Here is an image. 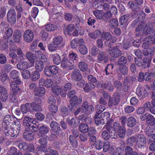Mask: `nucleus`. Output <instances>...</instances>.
Instances as JSON below:
<instances>
[{
    "instance_id": "nucleus-1",
    "label": "nucleus",
    "mask_w": 155,
    "mask_h": 155,
    "mask_svg": "<svg viewBox=\"0 0 155 155\" xmlns=\"http://www.w3.org/2000/svg\"><path fill=\"white\" fill-rule=\"evenodd\" d=\"M52 56L54 62L57 65L61 63V66L64 69L71 70L74 68V64L78 62V55L73 52H69L68 57H63L61 61L58 54H52Z\"/></svg>"
},
{
    "instance_id": "nucleus-2",
    "label": "nucleus",
    "mask_w": 155,
    "mask_h": 155,
    "mask_svg": "<svg viewBox=\"0 0 155 155\" xmlns=\"http://www.w3.org/2000/svg\"><path fill=\"white\" fill-rule=\"evenodd\" d=\"M17 120V118L12 115H8L4 118L2 123V127L5 129H9L10 128V125L14 124V121Z\"/></svg>"
},
{
    "instance_id": "nucleus-3",
    "label": "nucleus",
    "mask_w": 155,
    "mask_h": 155,
    "mask_svg": "<svg viewBox=\"0 0 155 155\" xmlns=\"http://www.w3.org/2000/svg\"><path fill=\"white\" fill-rule=\"evenodd\" d=\"M150 89V87L147 85L143 87L140 85L136 89V94L139 97H141V98L143 99L147 95V91Z\"/></svg>"
},
{
    "instance_id": "nucleus-4",
    "label": "nucleus",
    "mask_w": 155,
    "mask_h": 155,
    "mask_svg": "<svg viewBox=\"0 0 155 155\" xmlns=\"http://www.w3.org/2000/svg\"><path fill=\"white\" fill-rule=\"evenodd\" d=\"M58 68L55 66H51L46 67L44 69V72L47 76L51 77L56 74L58 72Z\"/></svg>"
},
{
    "instance_id": "nucleus-5",
    "label": "nucleus",
    "mask_w": 155,
    "mask_h": 155,
    "mask_svg": "<svg viewBox=\"0 0 155 155\" xmlns=\"http://www.w3.org/2000/svg\"><path fill=\"white\" fill-rule=\"evenodd\" d=\"M137 145L139 148H143L146 145V139L144 136L142 134H138L137 136Z\"/></svg>"
},
{
    "instance_id": "nucleus-6",
    "label": "nucleus",
    "mask_w": 155,
    "mask_h": 155,
    "mask_svg": "<svg viewBox=\"0 0 155 155\" xmlns=\"http://www.w3.org/2000/svg\"><path fill=\"white\" fill-rule=\"evenodd\" d=\"M87 101L84 102L81 107V112L85 113L87 114L91 113L94 110V107L92 105H88Z\"/></svg>"
},
{
    "instance_id": "nucleus-7",
    "label": "nucleus",
    "mask_w": 155,
    "mask_h": 155,
    "mask_svg": "<svg viewBox=\"0 0 155 155\" xmlns=\"http://www.w3.org/2000/svg\"><path fill=\"white\" fill-rule=\"evenodd\" d=\"M120 97L117 94V93H114L112 97L109 98L108 105L110 106L117 105L120 101Z\"/></svg>"
},
{
    "instance_id": "nucleus-8",
    "label": "nucleus",
    "mask_w": 155,
    "mask_h": 155,
    "mask_svg": "<svg viewBox=\"0 0 155 155\" xmlns=\"http://www.w3.org/2000/svg\"><path fill=\"white\" fill-rule=\"evenodd\" d=\"M8 98V93L7 89L3 86H0V100L5 101Z\"/></svg>"
},
{
    "instance_id": "nucleus-9",
    "label": "nucleus",
    "mask_w": 155,
    "mask_h": 155,
    "mask_svg": "<svg viewBox=\"0 0 155 155\" xmlns=\"http://www.w3.org/2000/svg\"><path fill=\"white\" fill-rule=\"evenodd\" d=\"M28 61H23L18 62L16 65V67L18 70H24L33 66Z\"/></svg>"
},
{
    "instance_id": "nucleus-10",
    "label": "nucleus",
    "mask_w": 155,
    "mask_h": 155,
    "mask_svg": "<svg viewBox=\"0 0 155 155\" xmlns=\"http://www.w3.org/2000/svg\"><path fill=\"white\" fill-rule=\"evenodd\" d=\"M24 40L27 42H30L34 39V34L32 31L30 30H27L24 34L23 36Z\"/></svg>"
},
{
    "instance_id": "nucleus-11",
    "label": "nucleus",
    "mask_w": 155,
    "mask_h": 155,
    "mask_svg": "<svg viewBox=\"0 0 155 155\" xmlns=\"http://www.w3.org/2000/svg\"><path fill=\"white\" fill-rule=\"evenodd\" d=\"M16 14L13 9H10L7 13V19L11 22H15L16 21Z\"/></svg>"
},
{
    "instance_id": "nucleus-12",
    "label": "nucleus",
    "mask_w": 155,
    "mask_h": 155,
    "mask_svg": "<svg viewBox=\"0 0 155 155\" xmlns=\"http://www.w3.org/2000/svg\"><path fill=\"white\" fill-rule=\"evenodd\" d=\"M109 51H110L109 53L110 55L114 58L118 57L121 55L122 54L121 52L117 47H114Z\"/></svg>"
},
{
    "instance_id": "nucleus-13",
    "label": "nucleus",
    "mask_w": 155,
    "mask_h": 155,
    "mask_svg": "<svg viewBox=\"0 0 155 155\" xmlns=\"http://www.w3.org/2000/svg\"><path fill=\"white\" fill-rule=\"evenodd\" d=\"M10 84L13 93L14 94L17 95L18 94L21 93V90L14 81H11L10 83Z\"/></svg>"
},
{
    "instance_id": "nucleus-14",
    "label": "nucleus",
    "mask_w": 155,
    "mask_h": 155,
    "mask_svg": "<svg viewBox=\"0 0 155 155\" xmlns=\"http://www.w3.org/2000/svg\"><path fill=\"white\" fill-rule=\"evenodd\" d=\"M52 91L56 95H58L60 94L63 97H65L67 93L63 92V91L61 90V88L59 86H56L53 87L52 88Z\"/></svg>"
},
{
    "instance_id": "nucleus-15",
    "label": "nucleus",
    "mask_w": 155,
    "mask_h": 155,
    "mask_svg": "<svg viewBox=\"0 0 155 155\" xmlns=\"http://www.w3.org/2000/svg\"><path fill=\"white\" fill-rule=\"evenodd\" d=\"M71 78L75 81L79 80L82 78L80 71L78 69H74L71 73Z\"/></svg>"
},
{
    "instance_id": "nucleus-16",
    "label": "nucleus",
    "mask_w": 155,
    "mask_h": 155,
    "mask_svg": "<svg viewBox=\"0 0 155 155\" xmlns=\"http://www.w3.org/2000/svg\"><path fill=\"white\" fill-rule=\"evenodd\" d=\"M97 59L100 61H103L105 63L107 62L108 60V58L105 53L101 50L99 51Z\"/></svg>"
},
{
    "instance_id": "nucleus-17",
    "label": "nucleus",
    "mask_w": 155,
    "mask_h": 155,
    "mask_svg": "<svg viewBox=\"0 0 155 155\" xmlns=\"http://www.w3.org/2000/svg\"><path fill=\"white\" fill-rule=\"evenodd\" d=\"M35 122L33 118L26 116L24 117L23 121L24 126L29 128L33 126V124Z\"/></svg>"
},
{
    "instance_id": "nucleus-18",
    "label": "nucleus",
    "mask_w": 155,
    "mask_h": 155,
    "mask_svg": "<svg viewBox=\"0 0 155 155\" xmlns=\"http://www.w3.org/2000/svg\"><path fill=\"white\" fill-rule=\"evenodd\" d=\"M21 109L23 114H26L28 112L32 111L31 103H27L21 105Z\"/></svg>"
},
{
    "instance_id": "nucleus-19",
    "label": "nucleus",
    "mask_w": 155,
    "mask_h": 155,
    "mask_svg": "<svg viewBox=\"0 0 155 155\" xmlns=\"http://www.w3.org/2000/svg\"><path fill=\"white\" fill-rule=\"evenodd\" d=\"M25 56L29 61L28 62L34 66L35 61V55L31 52L27 51L25 54Z\"/></svg>"
},
{
    "instance_id": "nucleus-20",
    "label": "nucleus",
    "mask_w": 155,
    "mask_h": 155,
    "mask_svg": "<svg viewBox=\"0 0 155 155\" xmlns=\"http://www.w3.org/2000/svg\"><path fill=\"white\" fill-rule=\"evenodd\" d=\"M100 116H101V118H102L103 120L105 121L106 124H108L110 122L111 118L110 117V114L109 112H104L101 114Z\"/></svg>"
},
{
    "instance_id": "nucleus-21",
    "label": "nucleus",
    "mask_w": 155,
    "mask_h": 155,
    "mask_svg": "<svg viewBox=\"0 0 155 155\" xmlns=\"http://www.w3.org/2000/svg\"><path fill=\"white\" fill-rule=\"evenodd\" d=\"M50 127L52 130L54 132H57L59 131L61 132V133H62L61 130L60 125L55 121H53L50 124Z\"/></svg>"
},
{
    "instance_id": "nucleus-22",
    "label": "nucleus",
    "mask_w": 155,
    "mask_h": 155,
    "mask_svg": "<svg viewBox=\"0 0 155 155\" xmlns=\"http://www.w3.org/2000/svg\"><path fill=\"white\" fill-rule=\"evenodd\" d=\"M137 124L136 119L133 117H129L127 120V124L128 127H134Z\"/></svg>"
},
{
    "instance_id": "nucleus-23",
    "label": "nucleus",
    "mask_w": 155,
    "mask_h": 155,
    "mask_svg": "<svg viewBox=\"0 0 155 155\" xmlns=\"http://www.w3.org/2000/svg\"><path fill=\"white\" fill-rule=\"evenodd\" d=\"M39 131L38 133V136L39 137L42 136V135L47 134L49 131L48 128L44 125L40 126L39 128Z\"/></svg>"
},
{
    "instance_id": "nucleus-24",
    "label": "nucleus",
    "mask_w": 155,
    "mask_h": 155,
    "mask_svg": "<svg viewBox=\"0 0 155 155\" xmlns=\"http://www.w3.org/2000/svg\"><path fill=\"white\" fill-rule=\"evenodd\" d=\"M21 34L20 31L18 30L15 31L13 34V40L15 42H18L21 37Z\"/></svg>"
},
{
    "instance_id": "nucleus-25",
    "label": "nucleus",
    "mask_w": 155,
    "mask_h": 155,
    "mask_svg": "<svg viewBox=\"0 0 155 155\" xmlns=\"http://www.w3.org/2000/svg\"><path fill=\"white\" fill-rule=\"evenodd\" d=\"M95 124L97 125H99L100 124H105V121L103 120L102 118H101V116L99 115L98 113H96L95 115Z\"/></svg>"
},
{
    "instance_id": "nucleus-26",
    "label": "nucleus",
    "mask_w": 155,
    "mask_h": 155,
    "mask_svg": "<svg viewBox=\"0 0 155 155\" xmlns=\"http://www.w3.org/2000/svg\"><path fill=\"white\" fill-rule=\"evenodd\" d=\"M102 34V32L99 30H96L93 32L89 33V35L92 38L96 39L100 37Z\"/></svg>"
},
{
    "instance_id": "nucleus-27",
    "label": "nucleus",
    "mask_w": 155,
    "mask_h": 155,
    "mask_svg": "<svg viewBox=\"0 0 155 155\" xmlns=\"http://www.w3.org/2000/svg\"><path fill=\"white\" fill-rule=\"evenodd\" d=\"M63 41V39L61 36H55L54 38L52 40V43L54 45L58 46L60 45Z\"/></svg>"
},
{
    "instance_id": "nucleus-28",
    "label": "nucleus",
    "mask_w": 155,
    "mask_h": 155,
    "mask_svg": "<svg viewBox=\"0 0 155 155\" xmlns=\"http://www.w3.org/2000/svg\"><path fill=\"white\" fill-rule=\"evenodd\" d=\"M119 71L122 75H125L128 72V68L125 65H120L118 67Z\"/></svg>"
},
{
    "instance_id": "nucleus-29",
    "label": "nucleus",
    "mask_w": 155,
    "mask_h": 155,
    "mask_svg": "<svg viewBox=\"0 0 155 155\" xmlns=\"http://www.w3.org/2000/svg\"><path fill=\"white\" fill-rule=\"evenodd\" d=\"M45 93V90L43 87H40L37 89L35 90V94L38 96H43Z\"/></svg>"
},
{
    "instance_id": "nucleus-30",
    "label": "nucleus",
    "mask_w": 155,
    "mask_h": 155,
    "mask_svg": "<svg viewBox=\"0 0 155 155\" xmlns=\"http://www.w3.org/2000/svg\"><path fill=\"white\" fill-rule=\"evenodd\" d=\"M146 122L150 125H153L155 124V118L152 115L148 114L147 116Z\"/></svg>"
},
{
    "instance_id": "nucleus-31",
    "label": "nucleus",
    "mask_w": 155,
    "mask_h": 155,
    "mask_svg": "<svg viewBox=\"0 0 155 155\" xmlns=\"http://www.w3.org/2000/svg\"><path fill=\"white\" fill-rule=\"evenodd\" d=\"M67 120L68 124L71 126H74V124L76 125L80 123L79 120L76 118H72L71 119L69 118H67Z\"/></svg>"
},
{
    "instance_id": "nucleus-32",
    "label": "nucleus",
    "mask_w": 155,
    "mask_h": 155,
    "mask_svg": "<svg viewBox=\"0 0 155 155\" xmlns=\"http://www.w3.org/2000/svg\"><path fill=\"white\" fill-rule=\"evenodd\" d=\"M137 137L135 136H132L128 139L127 140V143L128 145L132 146L136 143H137Z\"/></svg>"
},
{
    "instance_id": "nucleus-33",
    "label": "nucleus",
    "mask_w": 155,
    "mask_h": 155,
    "mask_svg": "<svg viewBox=\"0 0 155 155\" xmlns=\"http://www.w3.org/2000/svg\"><path fill=\"white\" fill-rule=\"evenodd\" d=\"M129 18V15H125L121 16L119 19L120 25H127Z\"/></svg>"
},
{
    "instance_id": "nucleus-34",
    "label": "nucleus",
    "mask_w": 155,
    "mask_h": 155,
    "mask_svg": "<svg viewBox=\"0 0 155 155\" xmlns=\"http://www.w3.org/2000/svg\"><path fill=\"white\" fill-rule=\"evenodd\" d=\"M127 62V58L124 56H121L120 57L117 61V64L118 65H125Z\"/></svg>"
},
{
    "instance_id": "nucleus-35",
    "label": "nucleus",
    "mask_w": 155,
    "mask_h": 155,
    "mask_svg": "<svg viewBox=\"0 0 155 155\" xmlns=\"http://www.w3.org/2000/svg\"><path fill=\"white\" fill-rule=\"evenodd\" d=\"M93 13L96 17L98 19H101L103 17V12L102 10H98L93 11Z\"/></svg>"
},
{
    "instance_id": "nucleus-36",
    "label": "nucleus",
    "mask_w": 155,
    "mask_h": 155,
    "mask_svg": "<svg viewBox=\"0 0 155 155\" xmlns=\"http://www.w3.org/2000/svg\"><path fill=\"white\" fill-rule=\"evenodd\" d=\"M108 21L109 22V26L111 28H114L118 25V20L116 18H112Z\"/></svg>"
},
{
    "instance_id": "nucleus-37",
    "label": "nucleus",
    "mask_w": 155,
    "mask_h": 155,
    "mask_svg": "<svg viewBox=\"0 0 155 155\" xmlns=\"http://www.w3.org/2000/svg\"><path fill=\"white\" fill-rule=\"evenodd\" d=\"M143 62L142 63L141 66L142 69H144L147 68H149L150 65V61L147 58L143 59Z\"/></svg>"
},
{
    "instance_id": "nucleus-38",
    "label": "nucleus",
    "mask_w": 155,
    "mask_h": 155,
    "mask_svg": "<svg viewBox=\"0 0 155 155\" xmlns=\"http://www.w3.org/2000/svg\"><path fill=\"white\" fill-rule=\"evenodd\" d=\"M109 130L107 129L106 130L103 128L102 132V137L105 140H108L109 138Z\"/></svg>"
},
{
    "instance_id": "nucleus-39",
    "label": "nucleus",
    "mask_w": 155,
    "mask_h": 155,
    "mask_svg": "<svg viewBox=\"0 0 155 155\" xmlns=\"http://www.w3.org/2000/svg\"><path fill=\"white\" fill-rule=\"evenodd\" d=\"M32 111V110L36 111H41L42 110V107L40 104H37L34 103H31Z\"/></svg>"
},
{
    "instance_id": "nucleus-40",
    "label": "nucleus",
    "mask_w": 155,
    "mask_h": 155,
    "mask_svg": "<svg viewBox=\"0 0 155 155\" xmlns=\"http://www.w3.org/2000/svg\"><path fill=\"white\" fill-rule=\"evenodd\" d=\"M48 109L52 114L56 113L58 110V107L54 104L50 105L48 107Z\"/></svg>"
},
{
    "instance_id": "nucleus-41",
    "label": "nucleus",
    "mask_w": 155,
    "mask_h": 155,
    "mask_svg": "<svg viewBox=\"0 0 155 155\" xmlns=\"http://www.w3.org/2000/svg\"><path fill=\"white\" fill-rule=\"evenodd\" d=\"M45 29L48 31H52L56 30L57 27L56 25L49 24L46 25Z\"/></svg>"
},
{
    "instance_id": "nucleus-42",
    "label": "nucleus",
    "mask_w": 155,
    "mask_h": 155,
    "mask_svg": "<svg viewBox=\"0 0 155 155\" xmlns=\"http://www.w3.org/2000/svg\"><path fill=\"white\" fill-rule=\"evenodd\" d=\"M44 63L41 61H37L35 64V68L37 70L39 71H41L44 68Z\"/></svg>"
},
{
    "instance_id": "nucleus-43",
    "label": "nucleus",
    "mask_w": 155,
    "mask_h": 155,
    "mask_svg": "<svg viewBox=\"0 0 155 155\" xmlns=\"http://www.w3.org/2000/svg\"><path fill=\"white\" fill-rule=\"evenodd\" d=\"M19 76V72L16 70H12L10 73V77L13 79L18 78Z\"/></svg>"
},
{
    "instance_id": "nucleus-44",
    "label": "nucleus",
    "mask_w": 155,
    "mask_h": 155,
    "mask_svg": "<svg viewBox=\"0 0 155 155\" xmlns=\"http://www.w3.org/2000/svg\"><path fill=\"white\" fill-rule=\"evenodd\" d=\"M79 130L81 132L86 133L88 131V127L87 124H82L79 125Z\"/></svg>"
},
{
    "instance_id": "nucleus-45",
    "label": "nucleus",
    "mask_w": 155,
    "mask_h": 155,
    "mask_svg": "<svg viewBox=\"0 0 155 155\" xmlns=\"http://www.w3.org/2000/svg\"><path fill=\"white\" fill-rule=\"evenodd\" d=\"M78 67L82 71H84L87 68V64L84 61L80 62L78 64Z\"/></svg>"
},
{
    "instance_id": "nucleus-46",
    "label": "nucleus",
    "mask_w": 155,
    "mask_h": 155,
    "mask_svg": "<svg viewBox=\"0 0 155 155\" xmlns=\"http://www.w3.org/2000/svg\"><path fill=\"white\" fill-rule=\"evenodd\" d=\"M94 85L90 82L87 83L84 88V90L86 92H88L89 91L91 90L94 88Z\"/></svg>"
},
{
    "instance_id": "nucleus-47",
    "label": "nucleus",
    "mask_w": 155,
    "mask_h": 155,
    "mask_svg": "<svg viewBox=\"0 0 155 155\" xmlns=\"http://www.w3.org/2000/svg\"><path fill=\"white\" fill-rule=\"evenodd\" d=\"M6 31L3 37L5 39L8 38L11 36L13 33L12 30L11 28H8L6 29Z\"/></svg>"
},
{
    "instance_id": "nucleus-48",
    "label": "nucleus",
    "mask_w": 155,
    "mask_h": 155,
    "mask_svg": "<svg viewBox=\"0 0 155 155\" xmlns=\"http://www.w3.org/2000/svg\"><path fill=\"white\" fill-rule=\"evenodd\" d=\"M69 141L71 144L75 148L76 147L78 144L77 141L76 139L72 135L70 136Z\"/></svg>"
},
{
    "instance_id": "nucleus-49",
    "label": "nucleus",
    "mask_w": 155,
    "mask_h": 155,
    "mask_svg": "<svg viewBox=\"0 0 155 155\" xmlns=\"http://www.w3.org/2000/svg\"><path fill=\"white\" fill-rule=\"evenodd\" d=\"M103 16L104 20L106 21H108L110 20V18L112 16V14L110 12L107 11L104 13Z\"/></svg>"
},
{
    "instance_id": "nucleus-50",
    "label": "nucleus",
    "mask_w": 155,
    "mask_h": 155,
    "mask_svg": "<svg viewBox=\"0 0 155 155\" xmlns=\"http://www.w3.org/2000/svg\"><path fill=\"white\" fill-rule=\"evenodd\" d=\"M23 136L24 138L28 140H31L34 138L33 134L31 133L28 132L24 133Z\"/></svg>"
},
{
    "instance_id": "nucleus-51",
    "label": "nucleus",
    "mask_w": 155,
    "mask_h": 155,
    "mask_svg": "<svg viewBox=\"0 0 155 155\" xmlns=\"http://www.w3.org/2000/svg\"><path fill=\"white\" fill-rule=\"evenodd\" d=\"M40 35L43 40L46 41L48 37L49 34L45 30H43L40 32Z\"/></svg>"
},
{
    "instance_id": "nucleus-52",
    "label": "nucleus",
    "mask_w": 155,
    "mask_h": 155,
    "mask_svg": "<svg viewBox=\"0 0 155 155\" xmlns=\"http://www.w3.org/2000/svg\"><path fill=\"white\" fill-rule=\"evenodd\" d=\"M79 52L82 54L85 55L87 52V50L85 45L79 46Z\"/></svg>"
},
{
    "instance_id": "nucleus-53",
    "label": "nucleus",
    "mask_w": 155,
    "mask_h": 155,
    "mask_svg": "<svg viewBox=\"0 0 155 155\" xmlns=\"http://www.w3.org/2000/svg\"><path fill=\"white\" fill-rule=\"evenodd\" d=\"M144 41L143 43V47L145 49H147L150 44V41H151V39L149 38L146 37L144 39Z\"/></svg>"
},
{
    "instance_id": "nucleus-54",
    "label": "nucleus",
    "mask_w": 155,
    "mask_h": 155,
    "mask_svg": "<svg viewBox=\"0 0 155 155\" xmlns=\"http://www.w3.org/2000/svg\"><path fill=\"white\" fill-rule=\"evenodd\" d=\"M154 31V28L146 26L144 29L143 33L147 35L149 34L153 33Z\"/></svg>"
},
{
    "instance_id": "nucleus-55",
    "label": "nucleus",
    "mask_w": 155,
    "mask_h": 155,
    "mask_svg": "<svg viewBox=\"0 0 155 155\" xmlns=\"http://www.w3.org/2000/svg\"><path fill=\"white\" fill-rule=\"evenodd\" d=\"M79 119L81 120H84L86 124H90L91 123V119L90 117H84V115H83L79 117ZM84 122V121H82Z\"/></svg>"
},
{
    "instance_id": "nucleus-56",
    "label": "nucleus",
    "mask_w": 155,
    "mask_h": 155,
    "mask_svg": "<svg viewBox=\"0 0 155 155\" xmlns=\"http://www.w3.org/2000/svg\"><path fill=\"white\" fill-rule=\"evenodd\" d=\"M135 151H133L132 148L130 146H127L125 150V155H132Z\"/></svg>"
},
{
    "instance_id": "nucleus-57",
    "label": "nucleus",
    "mask_w": 155,
    "mask_h": 155,
    "mask_svg": "<svg viewBox=\"0 0 155 155\" xmlns=\"http://www.w3.org/2000/svg\"><path fill=\"white\" fill-rule=\"evenodd\" d=\"M118 134L119 137L121 138H123L125 135L126 130L124 127H121L120 129L118 131Z\"/></svg>"
},
{
    "instance_id": "nucleus-58",
    "label": "nucleus",
    "mask_w": 155,
    "mask_h": 155,
    "mask_svg": "<svg viewBox=\"0 0 155 155\" xmlns=\"http://www.w3.org/2000/svg\"><path fill=\"white\" fill-rule=\"evenodd\" d=\"M135 108L133 106H127L124 109L125 112L127 114H130L133 112L135 110Z\"/></svg>"
},
{
    "instance_id": "nucleus-59",
    "label": "nucleus",
    "mask_w": 155,
    "mask_h": 155,
    "mask_svg": "<svg viewBox=\"0 0 155 155\" xmlns=\"http://www.w3.org/2000/svg\"><path fill=\"white\" fill-rule=\"evenodd\" d=\"M22 77L25 79H27L29 78L31 76L30 72L28 70H25L22 71Z\"/></svg>"
},
{
    "instance_id": "nucleus-60",
    "label": "nucleus",
    "mask_w": 155,
    "mask_h": 155,
    "mask_svg": "<svg viewBox=\"0 0 155 155\" xmlns=\"http://www.w3.org/2000/svg\"><path fill=\"white\" fill-rule=\"evenodd\" d=\"M147 135V141L148 143H152L155 140V135L154 134H150Z\"/></svg>"
},
{
    "instance_id": "nucleus-61",
    "label": "nucleus",
    "mask_w": 155,
    "mask_h": 155,
    "mask_svg": "<svg viewBox=\"0 0 155 155\" xmlns=\"http://www.w3.org/2000/svg\"><path fill=\"white\" fill-rule=\"evenodd\" d=\"M12 133L11 134V137L15 138L17 137V135L19 134L20 130L19 129H11Z\"/></svg>"
},
{
    "instance_id": "nucleus-62",
    "label": "nucleus",
    "mask_w": 155,
    "mask_h": 155,
    "mask_svg": "<svg viewBox=\"0 0 155 155\" xmlns=\"http://www.w3.org/2000/svg\"><path fill=\"white\" fill-rule=\"evenodd\" d=\"M53 83L50 79H48L45 81L44 85L47 87H51L53 85Z\"/></svg>"
},
{
    "instance_id": "nucleus-63",
    "label": "nucleus",
    "mask_w": 155,
    "mask_h": 155,
    "mask_svg": "<svg viewBox=\"0 0 155 155\" xmlns=\"http://www.w3.org/2000/svg\"><path fill=\"white\" fill-rule=\"evenodd\" d=\"M78 101V97L76 96H74L70 101L71 105L72 107L75 106L77 104Z\"/></svg>"
},
{
    "instance_id": "nucleus-64",
    "label": "nucleus",
    "mask_w": 155,
    "mask_h": 155,
    "mask_svg": "<svg viewBox=\"0 0 155 155\" xmlns=\"http://www.w3.org/2000/svg\"><path fill=\"white\" fill-rule=\"evenodd\" d=\"M128 6L132 9L134 10H137L139 9L136 3H134L133 1L129 2L128 4Z\"/></svg>"
}]
</instances>
